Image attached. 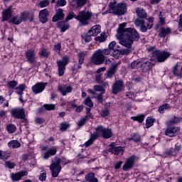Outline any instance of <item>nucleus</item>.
Here are the masks:
<instances>
[{
    "mask_svg": "<svg viewBox=\"0 0 182 182\" xmlns=\"http://www.w3.org/2000/svg\"><path fill=\"white\" fill-rule=\"evenodd\" d=\"M109 151H112V153H113V154H115V156H119V154L123 156V153H124V148L122 146H116L110 148L109 149Z\"/></svg>",
    "mask_w": 182,
    "mask_h": 182,
    "instance_id": "obj_23",
    "label": "nucleus"
},
{
    "mask_svg": "<svg viewBox=\"0 0 182 182\" xmlns=\"http://www.w3.org/2000/svg\"><path fill=\"white\" fill-rule=\"evenodd\" d=\"M180 122H181V117H173L166 122V124L167 126H173V124H177V123H180Z\"/></svg>",
    "mask_w": 182,
    "mask_h": 182,
    "instance_id": "obj_28",
    "label": "nucleus"
},
{
    "mask_svg": "<svg viewBox=\"0 0 182 182\" xmlns=\"http://www.w3.org/2000/svg\"><path fill=\"white\" fill-rule=\"evenodd\" d=\"M178 133H180V127H168L165 130V134L168 136V137H175Z\"/></svg>",
    "mask_w": 182,
    "mask_h": 182,
    "instance_id": "obj_11",
    "label": "nucleus"
},
{
    "mask_svg": "<svg viewBox=\"0 0 182 182\" xmlns=\"http://www.w3.org/2000/svg\"><path fill=\"white\" fill-rule=\"evenodd\" d=\"M141 69L143 72H149L151 69V63L146 58H141Z\"/></svg>",
    "mask_w": 182,
    "mask_h": 182,
    "instance_id": "obj_19",
    "label": "nucleus"
},
{
    "mask_svg": "<svg viewBox=\"0 0 182 182\" xmlns=\"http://www.w3.org/2000/svg\"><path fill=\"white\" fill-rule=\"evenodd\" d=\"M56 153H58V148H56V146H54L53 148H50L44 154H43L42 157L43 159H44V160H48L49 157L55 156Z\"/></svg>",
    "mask_w": 182,
    "mask_h": 182,
    "instance_id": "obj_18",
    "label": "nucleus"
},
{
    "mask_svg": "<svg viewBox=\"0 0 182 182\" xmlns=\"http://www.w3.org/2000/svg\"><path fill=\"white\" fill-rule=\"evenodd\" d=\"M173 74L178 77V79H182V65L179 70L178 64H176L173 68Z\"/></svg>",
    "mask_w": 182,
    "mask_h": 182,
    "instance_id": "obj_24",
    "label": "nucleus"
},
{
    "mask_svg": "<svg viewBox=\"0 0 182 182\" xmlns=\"http://www.w3.org/2000/svg\"><path fill=\"white\" fill-rule=\"evenodd\" d=\"M84 105H85V106H87V107H93V102L89 97H87L84 101Z\"/></svg>",
    "mask_w": 182,
    "mask_h": 182,
    "instance_id": "obj_43",
    "label": "nucleus"
},
{
    "mask_svg": "<svg viewBox=\"0 0 182 182\" xmlns=\"http://www.w3.org/2000/svg\"><path fill=\"white\" fill-rule=\"evenodd\" d=\"M141 66V58L138 59L136 60H134L131 63V68L132 69H140Z\"/></svg>",
    "mask_w": 182,
    "mask_h": 182,
    "instance_id": "obj_33",
    "label": "nucleus"
},
{
    "mask_svg": "<svg viewBox=\"0 0 182 182\" xmlns=\"http://www.w3.org/2000/svg\"><path fill=\"white\" fill-rule=\"evenodd\" d=\"M136 26L140 27L144 23V20L143 18H136L134 21Z\"/></svg>",
    "mask_w": 182,
    "mask_h": 182,
    "instance_id": "obj_46",
    "label": "nucleus"
},
{
    "mask_svg": "<svg viewBox=\"0 0 182 182\" xmlns=\"http://www.w3.org/2000/svg\"><path fill=\"white\" fill-rule=\"evenodd\" d=\"M6 130L10 134L15 133L16 132V126H15L12 124H8L6 126Z\"/></svg>",
    "mask_w": 182,
    "mask_h": 182,
    "instance_id": "obj_38",
    "label": "nucleus"
},
{
    "mask_svg": "<svg viewBox=\"0 0 182 182\" xmlns=\"http://www.w3.org/2000/svg\"><path fill=\"white\" fill-rule=\"evenodd\" d=\"M92 36H93L92 34L89 33V31L87 33H85L82 35V39L85 41V42H90L92 41Z\"/></svg>",
    "mask_w": 182,
    "mask_h": 182,
    "instance_id": "obj_37",
    "label": "nucleus"
},
{
    "mask_svg": "<svg viewBox=\"0 0 182 182\" xmlns=\"http://www.w3.org/2000/svg\"><path fill=\"white\" fill-rule=\"evenodd\" d=\"M68 1L66 0H58L56 1V4L55 5V8H62L63 6H66Z\"/></svg>",
    "mask_w": 182,
    "mask_h": 182,
    "instance_id": "obj_36",
    "label": "nucleus"
},
{
    "mask_svg": "<svg viewBox=\"0 0 182 182\" xmlns=\"http://www.w3.org/2000/svg\"><path fill=\"white\" fill-rule=\"evenodd\" d=\"M126 28V23L119 24L117 29V38L119 41L120 45L124 46L127 48L124 49H116V41H112L107 49L98 50L95 52L91 57L90 62L93 65H102L105 62V56L106 55H129L132 52V45L134 41H139L140 39V35L133 28Z\"/></svg>",
    "mask_w": 182,
    "mask_h": 182,
    "instance_id": "obj_1",
    "label": "nucleus"
},
{
    "mask_svg": "<svg viewBox=\"0 0 182 182\" xmlns=\"http://www.w3.org/2000/svg\"><path fill=\"white\" fill-rule=\"evenodd\" d=\"M128 140L129 141L130 140H133V141H135V142L140 141V135L137 134H133L131 138H128Z\"/></svg>",
    "mask_w": 182,
    "mask_h": 182,
    "instance_id": "obj_44",
    "label": "nucleus"
},
{
    "mask_svg": "<svg viewBox=\"0 0 182 182\" xmlns=\"http://www.w3.org/2000/svg\"><path fill=\"white\" fill-rule=\"evenodd\" d=\"M35 122L38 124H42L45 123V119H43V118H36Z\"/></svg>",
    "mask_w": 182,
    "mask_h": 182,
    "instance_id": "obj_58",
    "label": "nucleus"
},
{
    "mask_svg": "<svg viewBox=\"0 0 182 182\" xmlns=\"http://www.w3.org/2000/svg\"><path fill=\"white\" fill-rule=\"evenodd\" d=\"M17 85L18 82L15 80L9 81L7 84L9 89H16Z\"/></svg>",
    "mask_w": 182,
    "mask_h": 182,
    "instance_id": "obj_40",
    "label": "nucleus"
},
{
    "mask_svg": "<svg viewBox=\"0 0 182 182\" xmlns=\"http://www.w3.org/2000/svg\"><path fill=\"white\" fill-rule=\"evenodd\" d=\"M46 83L43 82H38L35 85L32 87V90L35 95H38L39 93H42L45 90V87H46Z\"/></svg>",
    "mask_w": 182,
    "mask_h": 182,
    "instance_id": "obj_13",
    "label": "nucleus"
},
{
    "mask_svg": "<svg viewBox=\"0 0 182 182\" xmlns=\"http://www.w3.org/2000/svg\"><path fill=\"white\" fill-rule=\"evenodd\" d=\"M26 58L30 63H35V60H36V53H35V50H28L26 52Z\"/></svg>",
    "mask_w": 182,
    "mask_h": 182,
    "instance_id": "obj_14",
    "label": "nucleus"
},
{
    "mask_svg": "<svg viewBox=\"0 0 182 182\" xmlns=\"http://www.w3.org/2000/svg\"><path fill=\"white\" fill-rule=\"evenodd\" d=\"M154 124V119L151 117H147L146 120V129H150L151 126Z\"/></svg>",
    "mask_w": 182,
    "mask_h": 182,
    "instance_id": "obj_35",
    "label": "nucleus"
},
{
    "mask_svg": "<svg viewBox=\"0 0 182 182\" xmlns=\"http://www.w3.org/2000/svg\"><path fill=\"white\" fill-rule=\"evenodd\" d=\"M26 19H28V13L23 11L21 13L20 16H13L9 22L14 23V25H19L22 23L23 21H26Z\"/></svg>",
    "mask_w": 182,
    "mask_h": 182,
    "instance_id": "obj_10",
    "label": "nucleus"
},
{
    "mask_svg": "<svg viewBox=\"0 0 182 182\" xmlns=\"http://www.w3.org/2000/svg\"><path fill=\"white\" fill-rule=\"evenodd\" d=\"M101 116L102 117H107V116H109V109H103L101 113Z\"/></svg>",
    "mask_w": 182,
    "mask_h": 182,
    "instance_id": "obj_56",
    "label": "nucleus"
},
{
    "mask_svg": "<svg viewBox=\"0 0 182 182\" xmlns=\"http://www.w3.org/2000/svg\"><path fill=\"white\" fill-rule=\"evenodd\" d=\"M62 160L60 159H57L50 167V170L51 171L53 177H58L59 176V173H60V170L62 167L60 166V162Z\"/></svg>",
    "mask_w": 182,
    "mask_h": 182,
    "instance_id": "obj_8",
    "label": "nucleus"
},
{
    "mask_svg": "<svg viewBox=\"0 0 182 182\" xmlns=\"http://www.w3.org/2000/svg\"><path fill=\"white\" fill-rule=\"evenodd\" d=\"M87 55V52L86 51H82L80 53H78V58H79V64L82 65L85 60V56Z\"/></svg>",
    "mask_w": 182,
    "mask_h": 182,
    "instance_id": "obj_34",
    "label": "nucleus"
},
{
    "mask_svg": "<svg viewBox=\"0 0 182 182\" xmlns=\"http://www.w3.org/2000/svg\"><path fill=\"white\" fill-rule=\"evenodd\" d=\"M16 90H21V91H24L25 90V85L24 84H21L20 85H18V87H16L15 88Z\"/></svg>",
    "mask_w": 182,
    "mask_h": 182,
    "instance_id": "obj_61",
    "label": "nucleus"
},
{
    "mask_svg": "<svg viewBox=\"0 0 182 182\" xmlns=\"http://www.w3.org/2000/svg\"><path fill=\"white\" fill-rule=\"evenodd\" d=\"M8 146L11 149H18L21 147V143L17 140H11L8 143Z\"/></svg>",
    "mask_w": 182,
    "mask_h": 182,
    "instance_id": "obj_30",
    "label": "nucleus"
},
{
    "mask_svg": "<svg viewBox=\"0 0 182 182\" xmlns=\"http://www.w3.org/2000/svg\"><path fill=\"white\" fill-rule=\"evenodd\" d=\"M122 164H123V161H122L117 162L115 164L114 168L116 170H119V168H120V167H122Z\"/></svg>",
    "mask_w": 182,
    "mask_h": 182,
    "instance_id": "obj_59",
    "label": "nucleus"
},
{
    "mask_svg": "<svg viewBox=\"0 0 182 182\" xmlns=\"http://www.w3.org/2000/svg\"><path fill=\"white\" fill-rule=\"evenodd\" d=\"M69 63V57L64 56L62 60H58L57 61V65L58 66V75L59 76H63L65 75V70L66 69V65Z\"/></svg>",
    "mask_w": 182,
    "mask_h": 182,
    "instance_id": "obj_7",
    "label": "nucleus"
},
{
    "mask_svg": "<svg viewBox=\"0 0 182 182\" xmlns=\"http://www.w3.org/2000/svg\"><path fill=\"white\" fill-rule=\"evenodd\" d=\"M50 2V0H41L38 3V6H40L41 8H46V6H49Z\"/></svg>",
    "mask_w": 182,
    "mask_h": 182,
    "instance_id": "obj_39",
    "label": "nucleus"
},
{
    "mask_svg": "<svg viewBox=\"0 0 182 182\" xmlns=\"http://www.w3.org/2000/svg\"><path fill=\"white\" fill-rule=\"evenodd\" d=\"M122 90H123V82L120 80L116 81L112 86V92L114 95H117Z\"/></svg>",
    "mask_w": 182,
    "mask_h": 182,
    "instance_id": "obj_20",
    "label": "nucleus"
},
{
    "mask_svg": "<svg viewBox=\"0 0 182 182\" xmlns=\"http://www.w3.org/2000/svg\"><path fill=\"white\" fill-rule=\"evenodd\" d=\"M109 12L114 14V15H124L126 11L127 10L126 4L119 3L116 6L115 3H109Z\"/></svg>",
    "mask_w": 182,
    "mask_h": 182,
    "instance_id": "obj_5",
    "label": "nucleus"
},
{
    "mask_svg": "<svg viewBox=\"0 0 182 182\" xmlns=\"http://www.w3.org/2000/svg\"><path fill=\"white\" fill-rule=\"evenodd\" d=\"M8 153L0 150V159L1 160H6L8 159Z\"/></svg>",
    "mask_w": 182,
    "mask_h": 182,
    "instance_id": "obj_48",
    "label": "nucleus"
},
{
    "mask_svg": "<svg viewBox=\"0 0 182 182\" xmlns=\"http://www.w3.org/2000/svg\"><path fill=\"white\" fill-rule=\"evenodd\" d=\"M94 90L95 92H100L102 95H105V93H106V90H105V88L100 85H95Z\"/></svg>",
    "mask_w": 182,
    "mask_h": 182,
    "instance_id": "obj_41",
    "label": "nucleus"
},
{
    "mask_svg": "<svg viewBox=\"0 0 182 182\" xmlns=\"http://www.w3.org/2000/svg\"><path fill=\"white\" fill-rule=\"evenodd\" d=\"M55 14L53 17V22H58V21H62L65 18V13H63V9H58L55 11Z\"/></svg>",
    "mask_w": 182,
    "mask_h": 182,
    "instance_id": "obj_21",
    "label": "nucleus"
},
{
    "mask_svg": "<svg viewBox=\"0 0 182 182\" xmlns=\"http://www.w3.org/2000/svg\"><path fill=\"white\" fill-rule=\"evenodd\" d=\"M83 107H84L83 105H80V106L77 105L75 112H77V113H80V112L83 110Z\"/></svg>",
    "mask_w": 182,
    "mask_h": 182,
    "instance_id": "obj_62",
    "label": "nucleus"
},
{
    "mask_svg": "<svg viewBox=\"0 0 182 182\" xmlns=\"http://www.w3.org/2000/svg\"><path fill=\"white\" fill-rule=\"evenodd\" d=\"M100 25H96L92 26L90 30H89L90 35H92V36H97L99 33H100Z\"/></svg>",
    "mask_w": 182,
    "mask_h": 182,
    "instance_id": "obj_25",
    "label": "nucleus"
},
{
    "mask_svg": "<svg viewBox=\"0 0 182 182\" xmlns=\"http://www.w3.org/2000/svg\"><path fill=\"white\" fill-rule=\"evenodd\" d=\"M46 110H55V105L53 104H46L43 105Z\"/></svg>",
    "mask_w": 182,
    "mask_h": 182,
    "instance_id": "obj_47",
    "label": "nucleus"
},
{
    "mask_svg": "<svg viewBox=\"0 0 182 182\" xmlns=\"http://www.w3.org/2000/svg\"><path fill=\"white\" fill-rule=\"evenodd\" d=\"M149 29H151V28H149V25L147 24V26H146L144 23L140 26V31L141 32H147V31H149Z\"/></svg>",
    "mask_w": 182,
    "mask_h": 182,
    "instance_id": "obj_51",
    "label": "nucleus"
},
{
    "mask_svg": "<svg viewBox=\"0 0 182 182\" xmlns=\"http://www.w3.org/2000/svg\"><path fill=\"white\" fill-rule=\"evenodd\" d=\"M6 113H8L7 111H1L0 112V118L2 119V117H5V116H6Z\"/></svg>",
    "mask_w": 182,
    "mask_h": 182,
    "instance_id": "obj_64",
    "label": "nucleus"
},
{
    "mask_svg": "<svg viewBox=\"0 0 182 182\" xmlns=\"http://www.w3.org/2000/svg\"><path fill=\"white\" fill-rule=\"evenodd\" d=\"M153 22H154L153 18L150 17V18H148V23H147V25H148V28H153Z\"/></svg>",
    "mask_w": 182,
    "mask_h": 182,
    "instance_id": "obj_57",
    "label": "nucleus"
},
{
    "mask_svg": "<svg viewBox=\"0 0 182 182\" xmlns=\"http://www.w3.org/2000/svg\"><path fill=\"white\" fill-rule=\"evenodd\" d=\"M87 1V0H73L71 2V6H75V8L85 6V5H86Z\"/></svg>",
    "mask_w": 182,
    "mask_h": 182,
    "instance_id": "obj_27",
    "label": "nucleus"
},
{
    "mask_svg": "<svg viewBox=\"0 0 182 182\" xmlns=\"http://www.w3.org/2000/svg\"><path fill=\"white\" fill-rule=\"evenodd\" d=\"M12 6H10L5 9L2 12V22H5L6 21H9L11 18H12Z\"/></svg>",
    "mask_w": 182,
    "mask_h": 182,
    "instance_id": "obj_17",
    "label": "nucleus"
},
{
    "mask_svg": "<svg viewBox=\"0 0 182 182\" xmlns=\"http://www.w3.org/2000/svg\"><path fill=\"white\" fill-rule=\"evenodd\" d=\"M92 16H93L92 12L86 10L80 11L77 16H76L74 12L71 11L67 16L65 21L58 23V26L60 28L61 32H66V31L70 28L68 22H69V21H72L73 18L80 22V26H87V25H89L90 23Z\"/></svg>",
    "mask_w": 182,
    "mask_h": 182,
    "instance_id": "obj_2",
    "label": "nucleus"
},
{
    "mask_svg": "<svg viewBox=\"0 0 182 182\" xmlns=\"http://www.w3.org/2000/svg\"><path fill=\"white\" fill-rule=\"evenodd\" d=\"M85 179L87 182H99V181L95 177V173H90L85 176Z\"/></svg>",
    "mask_w": 182,
    "mask_h": 182,
    "instance_id": "obj_32",
    "label": "nucleus"
},
{
    "mask_svg": "<svg viewBox=\"0 0 182 182\" xmlns=\"http://www.w3.org/2000/svg\"><path fill=\"white\" fill-rule=\"evenodd\" d=\"M154 47L147 48L148 52H152L151 60H157L158 62H164L167 58H170V53L167 51H161L160 50H155Z\"/></svg>",
    "mask_w": 182,
    "mask_h": 182,
    "instance_id": "obj_4",
    "label": "nucleus"
},
{
    "mask_svg": "<svg viewBox=\"0 0 182 182\" xmlns=\"http://www.w3.org/2000/svg\"><path fill=\"white\" fill-rule=\"evenodd\" d=\"M170 32H171V29L170 28H162L159 35L160 38H166Z\"/></svg>",
    "mask_w": 182,
    "mask_h": 182,
    "instance_id": "obj_31",
    "label": "nucleus"
},
{
    "mask_svg": "<svg viewBox=\"0 0 182 182\" xmlns=\"http://www.w3.org/2000/svg\"><path fill=\"white\" fill-rule=\"evenodd\" d=\"M137 160H139V158L134 155L127 158L122 167L124 171H129V170H132V168L134 167V164Z\"/></svg>",
    "mask_w": 182,
    "mask_h": 182,
    "instance_id": "obj_9",
    "label": "nucleus"
},
{
    "mask_svg": "<svg viewBox=\"0 0 182 182\" xmlns=\"http://www.w3.org/2000/svg\"><path fill=\"white\" fill-rule=\"evenodd\" d=\"M58 90L63 96H66L68 93H72L73 88L69 85H58Z\"/></svg>",
    "mask_w": 182,
    "mask_h": 182,
    "instance_id": "obj_15",
    "label": "nucleus"
},
{
    "mask_svg": "<svg viewBox=\"0 0 182 182\" xmlns=\"http://www.w3.org/2000/svg\"><path fill=\"white\" fill-rule=\"evenodd\" d=\"M159 22H160L161 25H164V23H166L165 18L161 15V12L159 14Z\"/></svg>",
    "mask_w": 182,
    "mask_h": 182,
    "instance_id": "obj_60",
    "label": "nucleus"
},
{
    "mask_svg": "<svg viewBox=\"0 0 182 182\" xmlns=\"http://www.w3.org/2000/svg\"><path fill=\"white\" fill-rule=\"evenodd\" d=\"M96 42H105L106 41V34L101 33L100 36L95 38Z\"/></svg>",
    "mask_w": 182,
    "mask_h": 182,
    "instance_id": "obj_42",
    "label": "nucleus"
},
{
    "mask_svg": "<svg viewBox=\"0 0 182 182\" xmlns=\"http://www.w3.org/2000/svg\"><path fill=\"white\" fill-rule=\"evenodd\" d=\"M6 167H8V168H14L15 163L11 161H6Z\"/></svg>",
    "mask_w": 182,
    "mask_h": 182,
    "instance_id": "obj_53",
    "label": "nucleus"
},
{
    "mask_svg": "<svg viewBox=\"0 0 182 182\" xmlns=\"http://www.w3.org/2000/svg\"><path fill=\"white\" fill-rule=\"evenodd\" d=\"M102 136L104 139H110L113 136V132L109 128H105L103 126H99L95 129V132L90 134V138L85 143V147H89L90 144H93V141Z\"/></svg>",
    "mask_w": 182,
    "mask_h": 182,
    "instance_id": "obj_3",
    "label": "nucleus"
},
{
    "mask_svg": "<svg viewBox=\"0 0 182 182\" xmlns=\"http://www.w3.org/2000/svg\"><path fill=\"white\" fill-rule=\"evenodd\" d=\"M28 176V172L26 171H20L16 173H11V178L13 181H20L22 180V177Z\"/></svg>",
    "mask_w": 182,
    "mask_h": 182,
    "instance_id": "obj_12",
    "label": "nucleus"
},
{
    "mask_svg": "<svg viewBox=\"0 0 182 182\" xmlns=\"http://www.w3.org/2000/svg\"><path fill=\"white\" fill-rule=\"evenodd\" d=\"M181 149V146L180 145L176 144L175 148H171L169 151H167V154H169L170 156H175V154H177L178 151H180V149Z\"/></svg>",
    "mask_w": 182,
    "mask_h": 182,
    "instance_id": "obj_29",
    "label": "nucleus"
},
{
    "mask_svg": "<svg viewBox=\"0 0 182 182\" xmlns=\"http://www.w3.org/2000/svg\"><path fill=\"white\" fill-rule=\"evenodd\" d=\"M136 14L138 18L141 19H146L147 18V14L146 13V11H144V9L142 8H137L136 9Z\"/></svg>",
    "mask_w": 182,
    "mask_h": 182,
    "instance_id": "obj_26",
    "label": "nucleus"
},
{
    "mask_svg": "<svg viewBox=\"0 0 182 182\" xmlns=\"http://www.w3.org/2000/svg\"><path fill=\"white\" fill-rule=\"evenodd\" d=\"M87 121L89 120V119H93V115L92 113L86 114V116L84 117Z\"/></svg>",
    "mask_w": 182,
    "mask_h": 182,
    "instance_id": "obj_63",
    "label": "nucleus"
},
{
    "mask_svg": "<svg viewBox=\"0 0 182 182\" xmlns=\"http://www.w3.org/2000/svg\"><path fill=\"white\" fill-rule=\"evenodd\" d=\"M49 16V10L48 9H44L41 10L39 12V19L42 23H46L48 19V17Z\"/></svg>",
    "mask_w": 182,
    "mask_h": 182,
    "instance_id": "obj_16",
    "label": "nucleus"
},
{
    "mask_svg": "<svg viewBox=\"0 0 182 182\" xmlns=\"http://www.w3.org/2000/svg\"><path fill=\"white\" fill-rule=\"evenodd\" d=\"M170 107V105L168 104H164L159 107V113H164V110H167Z\"/></svg>",
    "mask_w": 182,
    "mask_h": 182,
    "instance_id": "obj_45",
    "label": "nucleus"
},
{
    "mask_svg": "<svg viewBox=\"0 0 182 182\" xmlns=\"http://www.w3.org/2000/svg\"><path fill=\"white\" fill-rule=\"evenodd\" d=\"M40 55L41 56H44V58H46L49 55V53L48 52V50L44 48L41 51Z\"/></svg>",
    "mask_w": 182,
    "mask_h": 182,
    "instance_id": "obj_54",
    "label": "nucleus"
},
{
    "mask_svg": "<svg viewBox=\"0 0 182 182\" xmlns=\"http://www.w3.org/2000/svg\"><path fill=\"white\" fill-rule=\"evenodd\" d=\"M11 116L14 119H21L23 123H28V119H26V114H25V109L22 108H14L11 109Z\"/></svg>",
    "mask_w": 182,
    "mask_h": 182,
    "instance_id": "obj_6",
    "label": "nucleus"
},
{
    "mask_svg": "<svg viewBox=\"0 0 182 182\" xmlns=\"http://www.w3.org/2000/svg\"><path fill=\"white\" fill-rule=\"evenodd\" d=\"M117 70V64H112L111 68L108 70L107 73L105 74V79H112L114 73Z\"/></svg>",
    "mask_w": 182,
    "mask_h": 182,
    "instance_id": "obj_22",
    "label": "nucleus"
},
{
    "mask_svg": "<svg viewBox=\"0 0 182 182\" xmlns=\"http://www.w3.org/2000/svg\"><path fill=\"white\" fill-rule=\"evenodd\" d=\"M62 48V46L60 45V43H58L57 45H55L54 46V50L55 52H57V53L60 54V49Z\"/></svg>",
    "mask_w": 182,
    "mask_h": 182,
    "instance_id": "obj_52",
    "label": "nucleus"
},
{
    "mask_svg": "<svg viewBox=\"0 0 182 182\" xmlns=\"http://www.w3.org/2000/svg\"><path fill=\"white\" fill-rule=\"evenodd\" d=\"M86 122H87V120L86 119V118L83 117L82 119H81L78 121L77 124V126H79V127H82V126H84V124H85V123H86Z\"/></svg>",
    "mask_w": 182,
    "mask_h": 182,
    "instance_id": "obj_50",
    "label": "nucleus"
},
{
    "mask_svg": "<svg viewBox=\"0 0 182 182\" xmlns=\"http://www.w3.org/2000/svg\"><path fill=\"white\" fill-rule=\"evenodd\" d=\"M38 178L41 181H45L46 180V173H40Z\"/></svg>",
    "mask_w": 182,
    "mask_h": 182,
    "instance_id": "obj_55",
    "label": "nucleus"
},
{
    "mask_svg": "<svg viewBox=\"0 0 182 182\" xmlns=\"http://www.w3.org/2000/svg\"><path fill=\"white\" fill-rule=\"evenodd\" d=\"M69 129V124L65 122H63L60 124V129L62 130V132H65V130H67Z\"/></svg>",
    "mask_w": 182,
    "mask_h": 182,
    "instance_id": "obj_49",
    "label": "nucleus"
}]
</instances>
